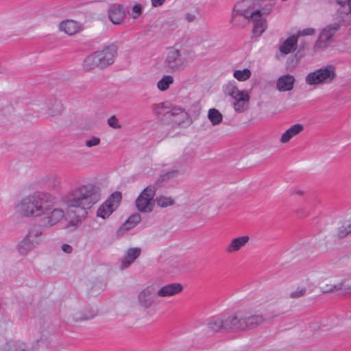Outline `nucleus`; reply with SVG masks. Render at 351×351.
I'll use <instances>...</instances> for the list:
<instances>
[{
  "instance_id": "7c9ffc66",
  "label": "nucleus",
  "mask_w": 351,
  "mask_h": 351,
  "mask_svg": "<svg viewBox=\"0 0 351 351\" xmlns=\"http://www.w3.org/2000/svg\"><path fill=\"white\" fill-rule=\"evenodd\" d=\"M41 235V229L38 227H34L29 230L28 234L23 239V241H34V240L38 239Z\"/></svg>"
},
{
  "instance_id": "a18cd8bd",
  "label": "nucleus",
  "mask_w": 351,
  "mask_h": 351,
  "mask_svg": "<svg viewBox=\"0 0 351 351\" xmlns=\"http://www.w3.org/2000/svg\"><path fill=\"white\" fill-rule=\"evenodd\" d=\"M315 29L313 28H306L303 29L302 32H299L297 36L302 35V36H307V35H313L315 34Z\"/></svg>"
},
{
  "instance_id": "5fc2aeb1",
  "label": "nucleus",
  "mask_w": 351,
  "mask_h": 351,
  "mask_svg": "<svg viewBox=\"0 0 351 351\" xmlns=\"http://www.w3.org/2000/svg\"><path fill=\"white\" fill-rule=\"evenodd\" d=\"M347 5L348 6L349 12H351V0L348 1Z\"/></svg>"
},
{
  "instance_id": "58836bf2",
  "label": "nucleus",
  "mask_w": 351,
  "mask_h": 351,
  "mask_svg": "<svg viewBox=\"0 0 351 351\" xmlns=\"http://www.w3.org/2000/svg\"><path fill=\"white\" fill-rule=\"evenodd\" d=\"M343 285L341 283H339L337 285H326L322 288V291L324 293H329L335 291L340 290L342 289Z\"/></svg>"
},
{
  "instance_id": "393cba45",
  "label": "nucleus",
  "mask_w": 351,
  "mask_h": 351,
  "mask_svg": "<svg viewBox=\"0 0 351 351\" xmlns=\"http://www.w3.org/2000/svg\"><path fill=\"white\" fill-rule=\"evenodd\" d=\"M141 216L138 213L132 215L127 221L119 228V234L123 233L125 230H129L134 228L141 221Z\"/></svg>"
},
{
  "instance_id": "2eb2a0df",
  "label": "nucleus",
  "mask_w": 351,
  "mask_h": 351,
  "mask_svg": "<svg viewBox=\"0 0 351 351\" xmlns=\"http://www.w3.org/2000/svg\"><path fill=\"white\" fill-rule=\"evenodd\" d=\"M84 70L90 71L95 69H104L102 63L97 57L96 52L88 55L84 60L82 64Z\"/></svg>"
},
{
  "instance_id": "f704fd0d",
  "label": "nucleus",
  "mask_w": 351,
  "mask_h": 351,
  "mask_svg": "<svg viewBox=\"0 0 351 351\" xmlns=\"http://www.w3.org/2000/svg\"><path fill=\"white\" fill-rule=\"evenodd\" d=\"M0 351H29L23 343H16L8 345L6 348Z\"/></svg>"
},
{
  "instance_id": "09e8293b",
  "label": "nucleus",
  "mask_w": 351,
  "mask_h": 351,
  "mask_svg": "<svg viewBox=\"0 0 351 351\" xmlns=\"http://www.w3.org/2000/svg\"><path fill=\"white\" fill-rule=\"evenodd\" d=\"M195 15L192 13H186L185 14V19L189 23L193 22L195 20Z\"/></svg>"
},
{
  "instance_id": "a211bd4d",
  "label": "nucleus",
  "mask_w": 351,
  "mask_h": 351,
  "mask_svg": "<svg viewBox=\"0 0 351 351\" xmlns=\"http://www.w3.org/2000/svg\"><path fill=\"white\" fill-rule=\"evenodd\" d=\"M295 77L291 75L280 77L276 82V88L280 92L289 91L293 89Z\"/></svg>"
},
{
  "instance_id": "c03bdc74",
  "label": "nucleus",
  "mask_w": 351,
  "mask_h": 351,
  "mask_svg": "<svg viewBox=\"0 0 351 351\" xmlns=\"http://www.w3.org/2000/svg\"><path fill=\"white\" fill-rule=\"evenodd\" d=\"M254 236L243 235L232 239V241H249L250 239H255Z\"/></svg>"
},
{
  "instance_id": "423d86ee",
  "label": "nucleus",
  "mask_w": 351,
  "mask_h": 351,
  "mask_svg": "<svg viewBox=\"0 0 351 351\" xmlns=\"http://www.w3.org/2000/svg\"><path fill=\"white\" fill-rule=\"evenodd\" d=\"M188 61L183 57L182 51L175 47L170 48L166 55L164 66L169 73H175L183 70Z\"/></svg>"
},
{
  "instance_id": "f8f14e48",
  "label": "nucleus",
  "mask_w": 351,
  "mask_h": 351,
  "mask_svg": "<svg viewBox=\"0 0 351 351\" xmlns=\"http://www.w3.org/2000/svg\"><path fill=\"white\" fill-rule=\"evenodd\" d=\"M95 52L104 69L114 63L117 55V49L114 46H108Z\"/></svg>"
},
{
  "instance_id": "2f4dec72",
  "label": "nucleus",
  "mask_w": 351,
  "mask_h": 351,
  "mask_svg": "<svg viewBox=\"0 0 351 351\" xmlns=\"http://www.w3.org/2000/svg\"><path fill=\"white\" fill-rule=\"evenodd\" d=\"M233 76L239 81H245L250 77L251 71L248 69H244L243 70H236L234 71Z\"/></svg>"
},
{
  "instance_id": "f03ea898",
  "label": "nucleus",
  "mask_w": 351,
  "mask_h": 351,
  "mask_svg": "<svg viewBox=\"0 0 351 351\" xmlns=\"http://www.w3.org/2000/svg\"><path fill=\"white\" fill-rule=\"evenodd\" d=\"M53 199V196L48 193L36 192L21 199L16 210L23 217H40L51 210Z\"/></svg>"
},
{
  "instance_id": "bb28decb",
  "label": "nucleus",
  "mask_w": 351,
  "mask_h": 351,
  "mask_svg": "<svg viewBox=\"0 0 351 351\" xmlns=\"http://www.w3.org/2000/svg\"><path fill=\"white\" fill-rule=\"evenodd\" d=\"M249 102V94L239 99H234V101L233 102L234 110L239 113L243 112L248 108Z\"/></svg>"
},
{
  "instance_id": "8fccbe9b",
  "label": "nucleus",
  "mask_w": 351,
  "mask_h": 351,
  "mask_svg": "<svg viewBox=\"0 0 351 351\" xmlns=\"http://www.w3.org/2000/svg\"><path fill=\"white\" fill-rule=\"evenodd\" d=\"M310 328L313 330L315 331V330H318L321 329L322 325L319 322H313V323L311 324Z\"/></svg>"
},
{
  "instance_id": "4468645a",
  "label": "nucleus",
  "mask_w": 351,
  "mask_h": 351,
  "mask_svg": "<svg viewBox=\"0 0 351 351\" xmlns=\"http://www.w3.org/2000/svg\"><path fill=\"white\" fill-rule=\"evenodd\" d=\"M140 247H130L125 251V256L121 259V269L129 267L141 255Z\"/></svg>"
},
{
  "instance_id": "aec40b11",
  "label": "nucleus",
  "mask_w": 351,
  "mask_h": 351,
  "mask_svg": "<svg viewBox=\"0 0 351 351\" xmlns=\"http://www.w3.org/2000/svg\"><path fill=\"white\" fill-rule=\"evenodd\" d=\"M47 114L48 116L53 117L59 115L63 111V106L60 100L56 99H49L46 106Z\"/></svg>"
},
{
  "instance_id": "72a5a7b5",
  "label": "nucleus",
  "mask_w": 351,
  "mask_h": 351,
  "mask_svg": "<svg viewBox=\"0 0 351 351\" xmlns=\"http://www.w3.org/2000/svg\"><path fill=\"white\" fill-rule=\"evenodd\" d=\"M157 204L160 207H167L174 204L173 199L170 197L160 196L156 198Z\"/></svg>"
},
{
  "instance_id": "1a4fd4ad",
  "label": "nucleus",
  "mask_w": 351,
  "mask_h": 351,
  "mask_svg": "<svg viewBox=\"0 0 351 351\" xmlns=\"http://www.w3.org/2000/svg\"><path fill=\"white\" fill-rule=\"evenodd\" d=\"M339 29L340 25L337 23L326 25L322 29L315 44V50L319 51L326 49L332 43L333 36L339 31Z\"/></svg>"
},
{
  "instance_id": "9d476101",
  "label": "nucleus",
  "mask_w": 351,
  "mask_h": 351,
  "mask_svg": "<svg viewBox=\"0 0 351 351\" xmlns=\"http://www.w3.org/2000/svg\"><path fill=\"white\" fill-rule=\"evenodd\" d=\"M168 119L173 125L179 127L186 128L192 123L190 114L184 108L178 106L171 108L170 116Z\"/></svg>"
},
{
  "instance_id": "b1692460",
  "label": "nucleus",
  "mask_w": 351,
  "mask_h": 351,
  "mask_svg": "<svg viewBox=\"0 0 351 351\" xmlns=\"http://www.w3.org/2000/svg\"><path fill=\"white\" fill-rule=\"evenodd\" d=\"M172 106L169 102H161L154 104L152 106V110L158 117L166 115L169 117L170 116L171 108Z\"/></svg>"
},
{
  "instance_id": "de8ad7c7",
  "label": "nucleus",
  "mask_w": 351,
  "mask_h": 351,
  "mask_svg": "<svg viewBox=\"0 0 351 351\" xmlns=\"http://www.w3.org/2000/svg\"><path fill=\"white\" fill-rule=\"evenodd\" d=\"M61 249L63 252L67 254H69L72 252V247L66 243L62 245Z\"/></svg>"
},
{
  "instance_id": "603ef678",
  "label": "nucleus",
  "mask_w": 351,
  "mask_h": 351,
  "mask_svg": "<svg viewBox=\"0 0 351 351\" xmlns=\"http://www.w3.org/2000/svg\"><path fill=\"white\" fill-rule=\"evenodd\" d=\"M348 1L349 0H336V2L341 7H344L347 5Z\"/></svg>"
},
{
  "instance_id": "e433bc0d",
  "label": "nucleus",
  "mask_w": 351,
  "mask_h": 351,
  "mask_svg": "<svg viewBox=\"0 0 351 351\" xmlns=\"http://www.w3.org/2000/svg\"><path fill=\"white\" fill-rule=\"evenodd\" d=\"M245 243H230L226 248L228 253H233L239 251L242 247L244 246Z\"/></svg>"
},
{
  "instance_id": "5701e85b",
  "label": "nucleus",
  "mask_w": 351,
  "mask_h": 351,
  "mask_svg": "<svg viewBox=\"0 0 351 351\" xmlns=\"http://www.w3.org/2000/svg\"><path fill=\"white\" fill-rule=\"evenodd\" d=\"M139 304L146 308H150L154 304V299L149 288L143 289L138 296Z\"/></svg>"
},
{
  "instance_id": "c9c22d12",
  "label": "nucleus",
  "mask_w": 351,
  "mask_h": 351,
  "mask_svg": "<svg viewBox=\"0 0 351 351\" xmlns=\"http://www.w3.org/2000/svg\"><path fill=\"white\" fill-rule=\"evenodd\" d=\"M303 130L304 126L302 124L296 123L287 129L286 132L289 133L292 137H294L302 132Z\"/></svg>"
},
{
  "instance_id": "a19ab883",
  "label": "nucleus",
  "mask_w": 351,
  "mask_h": 351,
  "mask_svg": "<svg viewBox=\"0 0 351 351\" xmlns=\"http://www.w3.org/2000/svg\"><path fill=\"white\" fill-rule=\"evenodd\" d=\"M100 143V138L98 137H92L90 139L86 140L85 141V145L88 147H92L94 146H97Z\"/></svg>"
},
{
  "instance_id": "9b49d317",
  "label": "nucleus",
  "mask_w": 351,
  "mask_h": 351,
  "mask_svg": "<svg viewBox=\"0 0 351 351\" xmlns=\"http://www.w3.org/2000/svg\"><path fill=\"white\" fill-rule=\"evenodd\" d=\"M121 199V193L115 192L112 193L110 197L99 206L97 211V215L103 219L108 217L117 208Z\"/></svg>"
},
{
  "instance_id": "4be33fe9",
  "label": "nucleus",
  "mask_w": 351,
  "mask_h": 351,
  "mask_svg": "<svg viewBox=\"0 0 351 351\" xmlns=\"http://www.w3.org/2000/svg\"><path fill=\"white\" fill-rule=\"evenodd\" d=\"M47 223L52 226L58 223L64 217V211L62 208H56L49 213L47 212Z\"/></svg>"
},
{
  "instance_id": "6e6552de",
  "label": "nucleus",
  "mask_w": 351,
  "mask_h": 351,
  "mask_svg": "<svg viewBox=\"0 0 351 351\" xmlns=\"http://www.w3.org/2000/svg\"><path fill=\"white\" fill-rule=\"evenodd\" d=\"M156 189L154 186H148L139 195L136 200L138 210L143 213H150L154 206L153 200Z\"/></svg>"
},
{
  "instance_id": "0eeeda50",
  "label": "nucleus",
  "mask_w": 351,
  "mask_h": 351,
  "mask_svg": "<svg viewBox=\"0 0 351 351\" xmlns=\"http://www.w3.org/2000/svg\"><path fill=\"white\" fill-rule=\"evenodd\" d=\"M206 327L211 333L234 332L233 313L227 317L215 316L209 318Z\"/></svg>"
},
{
  "instance_id": "20e7f679",
  "label": "nucleus",
  "mask_w": 351,
  "mask_h": 351,
  "mask_svg": "<svg viewBox=\"0 0 351 351\" xmlns=\"http://www.w3.org/2000/svg\"><path fill=\"white\" fill-rule=\"evenodd\" d=\"M250 1L248 0H244L241 2H238L234 6V10L239 14L241 16H244L246 19H250L254 23L253 33L257 36H260L267 28V21L265 19H263L259 10L251 12L245 7L249 5Z\"/></svg>"
},
{
  "instance_id": "864d4df0",
  "label": "nucleus",
  "mask_w": 351,
  "mask_h": 351,
  "mask_svg": "<svg viewBox=\"0 0 351 351\" xmlns=\"http://www.w3.org/2000/svg\"><path fill=\"white\" fill-rule=\"evenodd\" d=\"M293 194L298 195H302L304 194V191L300 189H297L294 191Z\"/></svg>"
},
{
  "instance_id": "c756f323",
  "label": "nucleus",
  "mask_w": 351,
  "mask_h": 351,
  "mask_svg": "<svg viewBox=\"0 0 351 351\" xmlns=\"http://www.w3.org/2000/svg\"><path fill=\"white\" fill-rule=\"evenodd\" d=\"M174 80L173 76L166 75H164L157 83V88L160 91H165L167 90L170 85L173 84Z\"/></svg>"
},
{
  "instance_id": "3c124183",
  "label": "nucleus",
  "mask_w": 351,
  "mask_h": 351,
  "mask_svg": "<svg viewBox=\"0 0 351 351\" xmlns=\"http://www.w3.org/2000/svg\"><path fill=\"white\" fill-rule=\"evenodd\" d=\"M152 1V5L153 7H159L162 5L165 2V0H151Z\"/></svg>"
},
{
  "instance_id": "6ab92c4d",
  "label": "nucleus",
  "mask_w": 351,
  "mask_h": 351,
  "mask_svg": "<svg viewBox=\"0 0 351 351\" xmlns=\"http://www.w3.org/2000/svg\"><path fill=\"white\" fill-rule=\"evenodd\" d=\"M59 28L65 34L72 36L80 32V25L73 20H65L60 23Z\"/></svg>"
},
{
  "instance_id": "c85d7f7f",
  "label": "nucleus",
  "mask_w": 351,
  "mask_h": 351,
  "mask_svg": "<svg viewBox=\"0 0 351 351\" xmlns=\"http://www.w3.org/2000/svg\"><path fill=\"white\" fill-rule=\"evenodd\" d=\"M208 119L213 125H218L222 122L223 115L217 109L210 108L208 112Z\"/></svg>"
},
{
  "instance_id": "f3484780",
  "label": "nucleus",
  "mask_w": 351,
  "mask_h": 351,
  "mask_svg": "<svg viewBox=\"0 0 351 351\" xmlns=\"http://www.w3.org/2000/svg\"><path fill=\"white\" fill-rule=\"evenodd\" d=\"M298 36L293 35L287 38L279 46V51L282 56H286L295 49L298 44Z\"/></svg>"
},
{
  "instance_id": "dca6fc26",
  "label": "nucleus",
  "mask_w": 351,
  "mask_h": 351,
  "mask_svg": "<svg viewBox=\"0 0 351 351\" xmlns=\"http://www.w3.org/2000/svg\"><path fill=\"white\" fill-rule=\"evenodd\" d=\"M108 16L114 24H120L124 19V8L119 4L112 5L108 10Z\"/></svg>"
},
{
  "instance_id": "f257e3e1",
  "label": "nucleus",
  "mask_w": 351,
  "mask_h": 351,
  "mask_svg": "<svg viewBox=\"0 0 351 351\" xmlns=\"http://www.w3.org/2000/svg\"><path fill=\"white\" fill-rule=\"evenodd\" d=\"M100 188L93 184L77 186L62 197V202L68 208L89 209L100 200Z\"/></svg>"
},
{
  "instance_id": "7ed1b4c3",
  "label": "nucleus",
  "mask_w": 351,
  "mask_h": 351,
  "mask_svg": "<svg viewBox=\"0 0 351 351\" xmlns=\"http://www.w3.org/2000/svg\"><path fill=\"white\" fill-rule=\"evenodd\" d=\"M234 332L254 330L266 322L261 313L252 311H239L233 313Z\"/></svg>"
},
{
  "instance_id": "37998d69",
  "label": "nucleus",
  "mask_w": 351,
  "mask_h": 351,
  "mask_svg": "<svg viewBox=\"0 0 351 351\" xmlns=\"http://www.w3.org/2000/svg\"><path fill=\"white\" fill-rule=\"evenodd\" d=\"M293 137L290 135L289 133H287L286 131L281 135L280 141L282 143H288Z\"/></svg>"
},
{
  "instance_id": "49530a36",
  "label": "nucleus",
  "mask_w": 351,
  "mask_h": 351,
  "mask_svg": "<svg viewBox=\"0 0 351 351\" xmlns=\"http://www.w3.org/2000/svg\"><path fill=\"white\" fill-rule=\"evenodd\" d=\"M133 12H135L136 14V16H134V18H137L141 13V10H142V6L141 4H135L134 6H133Z\"/></svg>"
},
{
  "instance_id": "ea45409f",
  "label": "nucleus",
  "mask_w": 351,
  "mask_h": 351,
  "mask_svg": "<svg viewBox=\"0 0 351 351\" xmlns=\"http://www.w3.org/2000/svg\"><path fill=\"white\" fill-rule=\"evenodd\" d=\"M108 124L109 125V126L114 129H120L121 128V125L119 123L118 119L114 115L111 116L108 119Z\"/></svg>"
},
{
  "instance_id": "412c9836",
  "label": "nucleus",
  "mask_w": 351,
  "mask_h": 351,
  "mask_svg": "<svg viewBox=\"0 0 351 351\" xmlns=\"http://www.w3.org/2000/svg\"><path fill=\"white\" fill-rule=\"evenodd\" d=\"M223 92L226 95L231 97L234 100L248 95L247 91L239 90L232 82H229L223 86Z\"/></svg>"
},
{
  "instance_id": "ddd939ff",
  "label": "nucleus",
  "mask_w": 351,
  "mask_h": 351,
  "mask_svg": "<svg viewBox=\"0 0 351 351\" xmlns=\"http://www.w3.org/2000/svg\"><path fill=\"white\" fill-rule=\"evenodd\" d=\"M183 289V286L180 283H169L159 289L156 294L160 298L171 297L181 293Z\"/></svg>"
},
{
  "instance_id": "39448f33",
  "label": "nucleus",
  "mask_w": 351,
  "mask_h": 351,
  "mask_svg": "<svg viewBox=\"0 0 351 351\" xmlns=\"http://www.w3.org/2000/svg\"><path fill=\"white\" fill-rule=\"evenodd\" d=\"M336 78V67L332 64H327L309 73L305 77V82L311 86H318L331 84Z\"/></svg>"
},
{
  "instance_id": "4c0bfd02",
  "label": "nucleus",
  "mask_w": 351,
  "mask_h": 351,
  "mask_svg": "<svg viewBox=\"0 0 351 351\" xmlns=\"http://www.w3.org/2000/svg\"><path fill=\"white\" fill-rule=\"evenodd\" d=\"M306 293L305 287H298L295 291H292L289 297L292 299H298L304 296Z\"/></svg>"
},
{
  "instance_id": "a878e982",
  "label": "nucleus",
  "mask_w": 351,
  "mask_h": 351,
  "mask_svg": "<svg viewBox=\"0 0 351 351\" xmlns=\"http://www.w3.org/2000/svg\"><path fill=\"white\" fill-rule=\"evenodd\" d=\"M43 183L50 189L58 190L61 185L60 178L56 175H48L42 180Z\"/></svg>"
},
{
  "instance_id": "473e14b6",
  "label": "nucleus",
  "mask_w": 351,
  "mask_h": 351,
  "mask_svg": "<svg viewBox=\"0 0 351 351\" xmlns=\"http://www.w3.org/2000/svg\"><path fill=\"white\" fill-rule=\"evenodd\" d=\"M33 243H19L16 248L21 255H25L34 247Z\"/></svg>"
},
{
  "instance_id": "6e6d98bb",
  "label": "nucleus",
  "mask_w": 351,
  "mask_h": 351,
  "mask_svg": "<svg viewBox=\"0 0 351 351\" xmlns=\"http://www.w3.org/2000/svg\"><path fill=\"white\" fill-rule=\"evenodd\" d=\"M84 319H86V318H75V320L76 322H79V321L84 320Z\"/></svg>"
},
{
  "instance_id": "cd10ccee",
  "label": "nucleus",
  "mask_w": 351,
  "mask_h": 351,
  "mask_svg": "<svg viewBox=\"0 0 351 351\" xmlns=\"http://www.w3.org/2000/svg\"><path fill=\"white\" fill-rule=\"evenodd\" d=\"M351 232V220H346L337 228L335 235L337 239H343Z\"/></svg>"
},
{
  "instance_id": "79ce46f5",
  "label": "nucleus",
  "mask_w": 351,
  "mask_h": 351,
  "mask_svg": "<svg viewBox=\"0 0 351 351\" xmlns=\"http://www.w3.org/2000/svg\"><path fill=\"white\" fill-rule=\"evenodd\" d=\"M178 170H172L169 171L162 176L163 180H169L175 178L178 175Z\"/></svg>"
}]
</instances>
